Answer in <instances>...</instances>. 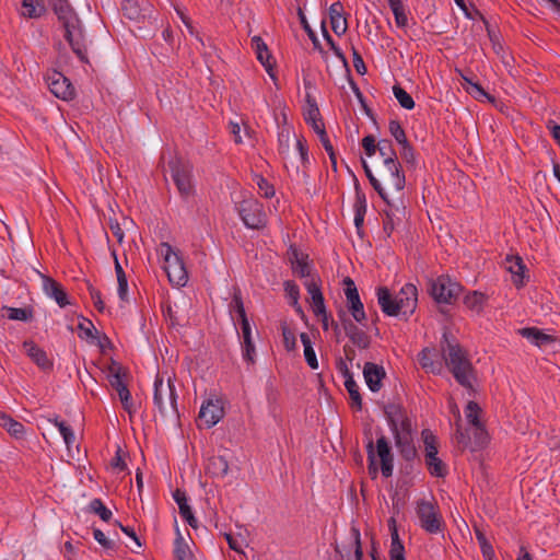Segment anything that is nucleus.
<instances>
[{
    "mask_svg": "<svg viewBox=\"0 0 560 560\" xmlns=\"http://www.w3.org/2000/svg\"><path fill=\"white\" fill-rule=\"evenodd\" d=\"M441 350L445 365L453 374L455 381L463 387L474 390L472 382L476 380V370L471 364L467 351L448 332H444Z\"/></svg>",
    "mask_w": 560,
    "mask_h": 560,
    "instance_id": "1",
    "label": "nucleus"
},
{
    "mask_svg": "<svg viewBox=\"0 0 560 560\" xmlns=\"http://www.w3.org/2000/svg\"><path fill=\"white\" fill-rule=\"evenodd\" d=\"M366 454H368V469L369 474L372 478H376L378 468L376 465V456L380 458L381 463V471L383 477L388 478L393 475L394 470V456L392 453V447L385 435H381L376 440V444L372 439H370L366 443Z\"/></svg>",
    "mask_w": 560,
    "mask_h": 560,
    "instance_id": "2",
    "label": "nucleus"
},
{
    "mask_svg": "<svg viewBox=\"0 0 560 560\" xmlns=\"http://www.w3.org/2000/svg\"><path fill=\"white\" fill-rule=\"evenodd\" d=\"M153 402L159 409L161 416L170 418L178 417L175 385L170 378L167 383H164V380L160 374H158L154 380Z\"/></svg>",
    "mask_w": 560,
    "mask_h": 560,
    "instance_id": "3",
    "label": "nucleus"
},
{
    "mask_svg": "<svg viewBox=\"0 0 560 560\" xmlns=\"http://www.w3.org/2000/svg\"><path fill=\"white\" fill-rule=\"evenodd\" d=\"M427 290L438 304H454L463 291L459 282L447 275L428 279Z\"/></svg>",
    "mask_w": 560,
    "mask_h": 560,
    "instance_id": "4",
    "label": "nucleus"
},
{
    "mask_svg": "<svg viewBox=\"0 0 560 560\" xmlns=\"http://www.w3.org/2000/svg\"><path fill=\"white\" fill-rule=\"evenodd\" d=\"M161 254L164 256V270L168 281L177 287H184L188 280V273L183 259L168 243L161 244Z\"/></svg>",
    "mask_w": 560,
    "mask_h": 560,
    "instance_id": "5",
    "label": "nucleus"
},
{
    "mask_svg": "<svg viewBox=\"0 0 560 560\" xmlns=\"http://www.w3.org/2000/svg\"><path fill=\"white\" fill-rule=\"evenodd\" d=\"M416 514L423 530L431 535L442 533L444 521L435 503L424 499L418 500Z\"/></svg>",
    "mask_w": 560,
    "mask_h": 560,
    "instance_id": "6",
    "label": "nucleus"
},
{
    "mask_svg": "<svg viewBox=\"0 0 560 560\" xmlns=\"http://www.w3.org/2000/svg\"><path fill=\"white\" fill-rule=\"evenodd\" d=\"M62 26L65 30V39L68 42L73 54L82 63L90 65L86 38L81 20L79 18L72 19L71 21H67Z\"/></svg>",
    "mask_w": 560,
    "mask_h": 560,
    "instance_id": "7",
    "label": "nucleus"
},
{
    "mask_svg": "<svg viewBox=\"0 0 560 560\" xmlns=\"http://www.w3.org/2000/svg\"><path fill=\"white\" fill-rule=\"evenodd\" d=\"M127 377L128 372L118 362L112 361V364L108 366V382L117 392L122 408L131 415L133 412V401L130 390L127 387Z\"/></svg>",
    "mask_w": 560,
    "mask_h": 560,
    "instance_id": "8",
    "label": "nucleus"
},
{
    "mask_svg": "<svg viewBox=\"0 0 560 560\" xmlns=\"http://www.w3.org/2000/svg\"><path fill=\"white\" fill-rule=\"evenodd\" d=\"M237 212L246 228L261 230L267 225L264 206L257 199H244L237 206Z\"/></svg>",
    "mask_w": 560,
    "mask_h": 560,
    "instance_id": "9",
    "label": "nucleus"
},
{
    "mask_svg": "<svg viewBox=\"0 0 560 560\" xmlns=\"http://www.w3.org/2000/svg\"><path fill=\"white\" fill-rule=\"evenodd\" d=\"M168 167L180 197L187 199L194 195L195 188L191 180V165L179 159H174L168 162Z\"/></svg>",
    "mask_w": 560,
    "mask_h": 560,
    "instance_id": "10",
    "label": "nucleus"
},
{
    "mask_svg": "<svg viewBox=\"0 0 560 560\" xmlns=\"http://www.w3.org/2000/svg\"><path fill=\"white\" fill-rule=\"evenodd\" d=\"M50 92L62 101H71L75 96V90L71 81L57 70H51L46 75Z\"/></svg>",
    "mask_w": 560,
    "mask_h": 560,
    "instance_id": "11",
    "label": "nucleus"
},
{
    "mask_svg": "<svg viewBox=\"0 0 560 560\" xmlns=\"http://www.w3.org/2000/svg\"><path fill=\"white\" fill-rule=\"evenodd\" d=\"M345 284V294L348 302V308L353 317V319L365 326V322L368 319L363 303L361 302L358 289L355 287L354 281L350 277H346L343 280Z\"/></svg>",
    "mask_w": 560,
    "mask_h": 560,
    "instance_id": "12",
    "label": "nucleus"
},
{
    "mask_svg": "<svg viewBox=\"0 0 560 560\" xmlns=\"http://www.w3.org/2000/svg\"><path fill=\"white\" fill-rule=\"evenodd\" d=\"M380 174L384 182L397 191L405 188L406 177L398 158H387L386 161L383 162V168L380 171Z\"/></svg>",
    "mask_w": 560,
    "mask_h": 560,
    "instance_id": "13",
    "label": "nucleus"
},
{
    "mask_svg": "<svg viewBox=\"0 0 560 560\" xmlns=\"http://www.w3.org/2000/svg\"><path fill=\"white\" fill-rule=\"evenodd\" d=\"M397 301V316H402L405 319L413 314L418 304V290L412 283H406L398 294L396 295Z\"/></svg>",
    "mask_w": 560,
    "mask_h": 560,
    "instance_id": "14",
    "label": "nucleus"
},
{
    "mask_svg": "<svg viewBox=\"0 0 560 560\" xmlns=\"http://www.w3.org/2000/svg\"><path fill=\"white\" fill-rule=\"evenodd\" d=\"M224 417V409L220 399H209L202 404L198 421L199 427L203 425L207 429L214 427Z\"/></svg>",
    "mask_w": 560,
    "mask_h": 560,
    "instance_id": "15",
    "label": "nucleus"
},
{
    "mask_svg": "<svg viewBox=\"0 0 560 560\" xmlns=\"http://www.w3.org/2000/svg\"><path fill=\"white\" fill-rule=\"evenodd\" d=\"M23 349L25 350L27 357L44 372H49L52 370L54 363L48 358L46 351L39 348L34 341L26 340L23 342Z\"/></svg>",
    "mask_w": 560,
    "mask_h": 560,
    "instance_id": "16",
    "label": "nucleus"
},
{
    "mask_svg": "<svg viewBox=\"0 0 560 560\" xmlns=\"http://www.w3.org/2000/svg\"><path fill=\"white\" fill-rule=\"evenodd\" d=\"M363 376L370 390L377 393L383 386L382 382L386 376V372L382 365L366 362L363 368Z\"/></svg>",
    "mask_w": 560,
    "mask_h": 560,
    "instance_id": "17",
    "label": "nucleus"
},
{
    "mask_svg": "<svg viewBox=\"0 0 560 560\" xmlns=\"http://www.w3.org/2000/svg\"><path fill=\"white\" fill-rule=\"evenodd\" d=\"M242 336V357L248 364L255 363L256 348L252 338V326L248 319L240 323Z\"/></svg>",
    "mask_w": 560,
    "mask_h": 560,
    "instance_id": "18",
    "label": "nucleus"
},
{
    "mask_svg": "<svg viewBox=\"0 0 560 560\" xmlns=\"http://www.w3.org/2000/svg\"><path fill=\"white\" fill-rule=\"evenodd\" d=\"M43 289L44 292L49 298L54 299L60 307H66L67 305L70 304L67 292L65 291L63 287L55 279L44 276Z\"/></svg>",
    "mask_w": 560,
    "mask_h": 560,
    "instance_id": "19",
    "label": "nucleus"
},
{
    "mask_svg": "<svg viewBox=\"0 0 560 560\" xmlns=\"http://www.w3.org/2000/svg\"><path fill=\"white\" fill-rule=\"evenodd\" d=\"M504 266L513 275V283L520 288L525 284V271L527 270L523 259L518 255H508Z\"/></svg>",
    "mask_w": 560,
    "mask_h": 560,
    "instance_id": "20",
    "label": "nucleus"
},
{
    "mask_svg": "<svg viewBox=\"0 0 560 560\" xmlns=\"http://www.w3.org/2000/svg\"><path fill=\"white\" fill-rule=\"evenodd\" d=\"M377 303L382 312L387 316H397V298L394 296L389 289L386 287H380L376 290Z\"/></svg>",
    "mask_w": 560,
    "mask_h": 560,
    "instance_id": "21",
    "label": "nucleus"
},
{
    "mask_svg": "<svg viewBox=\"0 0 560 560\" xmlns=\"http://www.w3.org/2000/svg\"><path fill=\"white\" fill-rule=\"evenodd\" d=\"M383 411L390 431H396L398 423L408 417L406 409L400 404H387Z\"/></svg>",
    "mask_w": 560,
    "mask_h": 560,
    "instance_id": "22",
    "label": "nucleus"
},
{
    "mask_svg": "<svg viewBox=\"0 0 560 560\" xmlns=\"http://www.w3.org/2000/svg\"><path fill=\"white\" fill-rule=\"evenodd\" d=\"M520 334L537 347H542L556 341L555 336L547 335L536 327L522 328L520 329Z\"/></svg>",
    "mask_w": 560,
    "mask_h": 560,
    "instance_id": "23",
    "label": "nucleus"
},
{
    "mask_svg": "<svg viewBox=\"0 0 560 560\" xmlns=\"http://www.w3.org/2000/svg\"><path fill=\"white\" fill-rule=\"evenodd\" d=\"M49 4L62 25L79 18L68 0H49Z\"/></svg>",
    "mask_w": 560,
    "mask_h": 560,
    "instance_id": "24",
    "label": "nucleus"
},
{
    "mask_svg": "<svg viewBox=\"0 0 560 560\" xmlns=\"http://www.w3.org/2000/svg\"><path fill=\"white\" fill-rule=\"evenodd\" d=\"M229 462L222 455H214L209 457L206 472L212 477L223 478L228 475Z\"/></svg>",
    "mask_w": 560,
    "mask_h": 560,
    "instance_id": "25",
    "label": "nucleus"
},
{
    "mask_svg": "<svg viewBox=\"0 0 560 560\" xmlns=\"http://www.w3.org/2000/svg\"><path fill=\"white\" fill-rule=\"evenodd\" d=\"M395 445L398 448L400 456L408 463H413L418 459V451L413 444V438L405 439L396 434Z\"/></svg>",
    "mask_w": 560,
    "mask_h": 560,
    "instance_id": "26",
    "label": "nucleus"
},
{
    "mask_svg": "<svg viewBox=\"0 0 560 560\" xmlns=\"http://www.w3.org/2000/svg\"><path fill=\"white\" fill-rule=\"evenodd\" d=\"M0 427L5 429L10 435L15 439H23L25 427L23 423L14 420L11 416L0 411Z\"/></svg>",
    "mask_w": 560,
    "mask_h": 560,
    "instance_id": "27",
    "label": "nucleus"
},
{
    "mask_svg": "<svg viewBox=\"0 0 560 560\" xmlns=\"http://www.w3.org/2000/svg\"><path fill=\"white\" fill-rule=\"evenodd\" d=\"M351 535L353 538L352 546L354 548V555L353 559L350 558V550L347 552V560H362L363 559V549H362V542H361V535L360 530L355 527L351 529ZM335 552L339 555L340 560H346V555L342 552V550L339 548L338 545L335 546Z\"/></svg>",
    "mask_w": 560,
    "mask_h": 560,
    "instance_id": "28",
    "label": "nucleus"
},
{
    "mask_svg": "<svg viewBox=\"0 0 560 560\" xmlns=\"http://www.w3.org/2000/svg\"><path fill=\"white\" fill-rule=\"evenodd\" d=\"M475 15L479 16L486 24L487 31L489 34V38L492 43V49L497 56H499L503 63L510 65V60L512 59L504 50L503 45L500 43L499 38L489 30L488 22L485 20L483 15L478 9H475Z\"/></svg>",
    "mask_w": 560,
    "mask_h": 560,
    "instance_id": "29",
    "label": "nucleus"
},
{
    "mask_svg": "<svg viewBox=\"0 0 560 560\" xmlns=\"http://www.w3.org/2000/svg\"><path fill=\"white\" fill-rule=\"evenodd\" d=\"M434 350L424 348L418 355L419 363L427 372L439 374L442 371V363L433 360Z\"/></svg>",
    "mask_w": 560,
    "mask_h": 560,
    "instance_id": "30",
    "label": "nucleus"
},
{
    "mask_svg": "<svg viewBox=\"0 0 560 560\" xmlns=\"http://www.w3.org/2000/svg\"><path fill=\"white\" fill-rule=\"evenodd\" d=\"M22 8V14L28 19L40 18L46 11L43 0H23Z\"/></svg>",
    "mask_w": 560,
    "mask_h": 560,
    "instance_id": "31",
    "label": "nucleus"
},
{
    "mask_svg": "<svg viewBox=\"0 0 560 560\" xmlns=\"http://www.w3.org/2000/svg\"><path fill=\"white\" fill-rule=\"evenodd\" d=\"M361 164H362V167L364 170V173H365V176L368 177L371 186L374 188V190L378 194V196L388 205L390 206V202L388 200V197H387V194L384 189V187L382 186L381 182L374 176L370 165L368 164V162L361 158Z\"/></svg>",
    "mask_w": 560,
    "mask_h": 560,
    "instance_id": "32",
    "label": "nucleus"
},
{
    "mask_svg": "<svg viewBox=\"0 0 560 560\" xmlns=\"http://www.w3.org/2000/svg\"><path fill=\"white\" fill-rule=\"evenodd\" d=\"M304 119L318 136L326 131L319 108L305 109Z\"/></svg>",
    "mask_w": 560,
    "mask_h": 560,
    "instance_id": "33",
    "label": "nucleus"
},
{
    "mask_svg": "<svg viewBox=\"0 0 560 560\" xmlns=\"http://www.w3.org/2000/svg\"><path fill=\"white\" fill-rule=\"evenodd\" d=\"M387 2L395 16L397 27H406L408 25V16L406 14L402 0H387Z\"/></svg>",
    "mask_w": 560,
    "mask_h": 560,
    "instance_id": "34",
    "label": "nucleus"
},
{
    "mask_svg": "<svg viewBox=\"0 0 560 560\" xmlns=\"http://www.w3.org/2000/svg\"><path fill=\"white\" fill-rule=\"evenodd\" d=\"M424 460L428 470L432 476L444 478L447 475V467L443 460L438 457V455L425 456Z\"/></svg>",
    "mask_w": 560,
    "mask_h": 560,
    "instance_id": "35",
    "label": "nucleus"
},
{
    "mask_svg": "<svg viewBox=\"0 0 560 560\" xmlns=\"http://www.w3.org/2000/svg\"><path fill=\"white\" fill-rule=\"evenodd\" d=\"M177 536L174 541V557L176 560H191L192 555L188 545L184 541V538L178 529L176 528Z\"/></svg>",
    "mask_w": 560,
    "mask_h": 560,
    "instance_id": "36",
    "label": "nucleus"
},
{
    "mask_svg": "<svg viewBox=\"0 0 560 560\" xmlns=\"http://www.w3.org/2000/svg\"><path fill=\"white\" fill-rule=\"evenodd\" d=\"M300 338L304 346V358L306 363L311 369L316 370L318 368V361L316 358V353L313 349L310 336L306 332H302L300 335Z\"/></svg>",
    "mask_w": 560,
    "mask_h": 560,
    "instance_id": "37",
    "label": "nucleus"
},
{
    "mask_svg": "<svg viewBox=\"0 0 560 560\" xmlns=\"http://www.w3.org/2000/svg\"><path fill=\"white\" fill-rule=\"evenodd\" d=\"M230 311L231 312L234 311L237 314L238 324L243 323L244 319H248V317L246 315L245 307H244V302H243L242 292H241L240 288H234V290H233V296H232V302L230 304Z\"/></svg>",
    "mask_w": 560,
    "mask_h": 560,
    "instance_id": "38",
    "label": "nucleus"
},
{
    "mask_svg": "<svg viewBox=\"0 0 560 560\" xmlns=\"http://www.w3.org/2000/svg\"><path fill=\"white\" fill-rule=\"evenodd\" d=\"M294 136V131L292 127L284 126L278 133V143H279V153L285 155L290 151L291 140Z\"/></svg>",
    "mask_w": 560,
    "mask_h": 560,
    "instance_id": "39",
    "label": "nucleus"
},
{
    "mask_svg": "<svg viewBox=\"0 0 560 560\" xmlns=\"http://www.w3.org/2000/svg\"><path fill=\"white\" fill-rule=\"evenodd\" d=\"M486 296L479 291H472L464 298V304L467 308L480 313L483 308Z\"/></svg>",
    "mask_w": 560,
    "mask_h": 560,
    "instance_id": "40",
    "label": "nucleus"
},
{
    "mask_svg": "<svg viewBox=\"0 0 560 560\" xmlns=\"http://www.w3.org/2000/svg\"><path fill=\"white\" fill-rule=\"evenodd\" d=\"M421 438L424 444V457L438 455V440L433 432L430 429H423L421 432Z\"/></svg>",
    "mask_w": 560,
    "mask_h": 560,
    "instance_id": "41",
    "label": "nucleus"
},
{
    "mask_svg": "<svg viewBox=\"0 0 560 560\" xmlns=\"http://www.w3.org/2000/svg\"><path fill=\"white\" fill-rule=\"evenodd\" d=\"M298 15L300 19V23H301L303 30L305 31V33L307 34L308 38L312 40L314 48L316 50H318L319 52H324L323 46H322L319 39L317 38L316 33L310 26L307 19L301 8H299V10H298Z\"/></svg>",
    "mask_w": 560,
    "mask_h": 560,
    "instance_id": "42",
    "label": "nucleus"
},
{
    "mask_svg": "<svg viewBox=\"0 0 560 560\" xmlns=\"http://www.w3.org/2000/svg\"><path fill=\"white\" fill-rule=\"evenodd\" d=\"M393 93H394V96L396 97L397 102L399 103V105L405 108V109H408V110H411L415 108V101L413 98L411 97V95L405 90L402 89L399 84H395L393 86Z\"/></svg>",
    "mask_w": 560,
    "mask_h": 560,
    "instance_id": "43",
    "label": "nucleus"
},
{
    "mask_svg": "<svg viewBox=\"0 0 560 560\" xmlns=\"http://www.w3.org/2000/svg\"><path fill=\"white\" fill-rule=\"evenodd\" d=\"M7 316L11 320L30 322L33 319V310L31 307H4Z\"/></svg>",
    "mask_w": 560,
    "mask_h": 560,
    "instance_id": "44",
    "label": "nucleus"
},
{
    "mask_svg": "<svg viewBox=\"0 0 560 560\" xmlns=\"http://www.w3.org/2000/svg\"><path fill=\"white\" fill-rule=\"evenodd\" d=\"M124 16L129 20L138 21L142 15L141 9L136 0H125L121 4Z\"/></svg>",
    "mask_w": 560,
    "mask_h": 560,
    "instance_id": "45",
    "label": "nucleus"
},
{
    "mask_svg": "<svg viewBox=\"0 0 560 560\" xmlns=\"http://www.w3.org/2000/svg\"><path fill=\"white\" fill-rule=\"evenodd\" d=\"M89 511L97 514L102 521L108 522L112 518V511L107 509L98 498L93 499L89 504Z\"/></svg>",
    "mask_w": 560,
    "mask_h": 560,
    "instance_id": "46",
    "label": "nucleus"
},
{
    "mask_svg": "<svg viewBox=\"0 0 560 560\" xmlns=\"http://www.w3.org/2000/svg\"><path fill=\"white\" fill-rule=\"evenodd\" d=\"M475 534H476V538L480 546L483 558L486 560H492L494 557V550H493L492 545L488 541V539L482 530L476 528Z\"/></svg>",
    "mask_w": 560,
    "mask_h": 560,
    "instance_id": "47",
    "label": "nucleus"
},
{
    "mask_svg": "<svg viewBox=\"0 0 560 560\" xmlns=\"http://www.w3.org/2000/svg\"><path fill=\"white\" fill-rule=\"evenodd\" d=\"M388 130L389 133L394 137V139L397 141V143L401 147L406 143H409L406 132L404 128L401 127V124L396 120L392 119L388 122Z\"/></svg>",
    "mask_w": 560,
    "mask_h": 560,
    "instance_id": "48",
    "label": "nucleus"
},
{
    "mask_svg": "<svg viewBox=\"0 0 560 560\" xmlns=\"http://www.w3.org/2000/svg\"><path fill=\"white\" fill-rule=\"evenodd\" d=\"M347 392L349 393L350 399H351V408L360 411L362 409V397L359 392V386L355 383V381L348 382L347 385H345Z\"/></svg>",
    "mask_w": 560,
    "mask_h": 560,
    "instance_id": "49",
    "label": "nucleus"
},
{
    "mask_svg": "<svg viewBox=\"0 0 560 560\" xmlns=\"http://www.w3.org/2000/svg\"><path fill=\"white\" fill-rule=\"evenodd\" d=\"M389 559L390 560H406L405 547L399 538V534H394V538L390 539Z\"/></svg>",
    "mask_w": 560,
    "mask_h": 560,
    "instance_id": "50",
    "label": "nucleus"
},
{
    "mask_svg": "<svg viewBox=\"0 0 560 560\" xmlns=\"http://www.w3.org/2000/svg\"><path fill=\"white\" fill-rule=\"evenodd\" d=\"M354 190H355V201L353 205L354 212L366 213V197L360 187V183L358 178L354 176Z\"/></svg>",
    "mask_w": 560,
    "mask_h": 560,
    "instance_id": "51",
    "label": "nucleus"
},
{
    "mask_svg": "<svg viewBox=\"0 0 560 560\" xmlns=\"http://www.w3.org/2000/svg\"><path fill=\"white\" fill-rule=\"evenodd\" d=\"M54 424L59 429V432L61 433L66 445L68 447H70L74 443V440H75V436H74V433H73V430L71 429V427L68 425L65 421L58 420V418H56L54 420Z\"/></svg>",
    "mask_w": 560,
    "mask_h": 560,
    "instance_id": "52",
    "label": "nucleus"
},
{
    "mask_svg": "<svg viewBox=\"0 0 560 560\" xmlns=\"http://www.w3.org/2000/svg\"><path fill=\"white\" fill-rule=\"evenodd\" d=\"M281 331L283 337V345L288 351H292L296 347V338L294 331L287 325V323H281Z\"/></svg>",
    "mask_w": 560,
    "mask_h": 560,
    "instance_id": "53",
    "label": "nucleus"
},
{
    "mask_svg": "<svg viewBox=\"0 0 560 560\" xmlns=\"http://www.w3.org/2000/svg\"><path fill=\"white\" fill-rule=\"evenodd\" d=\"M78 328L80 330L79 337L94 340L96 338L97 330L93 323L83 317V322L79 323Z\"/></svg>",
    "mask_w": 560,
    "mask_h": 560,
    "instance_id": "54",
    "label": "nucleus"
},
{
    "mask_svg": "<svg viewBox=\"0 0 560 560\" xmlns=\"http://www.w3.org/2000/svg\"><path fill=\"white\" fill-rule=\"evenodd\" d=\"M319 137V140L325 149V151L327 152V154L329 155V160L331 162V167L335 172H337V154L334 150V147L327 136V132L326 131H322V135L318 136Z\"/></svg>",
    "mask_w": 560,
    "mask_h": 560,
    "instance_id": "55",
    "label": "nucleus"
},
{
    "mask_svg": "<svg viewBox=\"0 0 560 560\" xmlns=\"http://www.w3.org/2000/svg\"><path fill=\"white\" fill-rule=\"evenodd\" d=\"M304 285L312 300L323 295L320 290V278L317 275L306 279L304 281Z\"/></svg>",
    "mask_w": 560,
    "mask_h": 560,
    "instance_id": "56",
    "label": "nucleus"
},
{
    "mask_svg": "<svg viewBox=\"0 0 560 560\" xmlns=\"http://www.w3.org/2000/svg\"><path fill=\"white\" fill-rule=\"evenodd\" d=\"M481 411L479 405L476 401L470 400L465 409L466 418L471 425H479V412Z\"/></svg>",
    "mask_w": 560,
    "mask_h": 560,
    "instance_id": "57",
    "label": "nucleus"
},
{
    "mask_svg": "<svg viewBox=\"0 0 560 560\" xmlns=\"http://www.w3.org/2000/svg\"><path fill=\"white\" fill-rule=\"evenodd\" d=\"M394 440H396V434H399L405 439L412 438V424L409 417L405 418L396 427V431H392Z\"/></svg>",
    "mask_w": 560,
    "mask_h": 560,
    "instance_id": "58",
    "label": "nucleus"
},
{
    "mask_svg": "<svg viewBox=\"0 0 560 560\" xmlns=\"http://www.w3.org/2000/svg\"><path fill=\"white\" fill-rule=\"evenodd\" d=\"M377 151L381 156L386 161L387 158L397 159V153L393 148L392 141L387 139H382L377 143Z\"/></svg>",
    "mask_w": 560,
    "mask_h": 560,
    "instance_id": "59",
    "label": "nucleus"
},
{
    "mask_svg": "<svg viewBox=\"0 0 560 560\" xmlns=\"http://www.w3.org/2000/svg\"><path fill=\"white\" fill-rule=\"evenodd\" d=\"M283 287L287 296L290 299V305H295L300 299L299 285L292 280H287L284 281Z\"/></svg>",
    "mask_w": 560,
    "mask_h": 560,
    "instance_id": "60",
    "label": "nucleus"
},
{
    "mask_svg": "<svg viewBox=\"0 0 560 560\" xmlns=\"http://www.w3.org/2000/svg\"><path fill=\"white\" fill-rule=\"evenodd\" d=\"M350 341L359 349H368L371 345V337L360 328L359 331H357L354 336L350 338Z\"/></svg>",
    "mask_w": 560,
    "mask_h": 560,
    "instance_id": "61",
    "label": "nucleus"
},
{
    "mask_svg": "<svg viewBox=\"0 0 560 560\" xmlns=\"http://www.w3.org/2000/svg\"><path fill=\"white\" fill-rule=\"evenodd\" d=\"M173 499L178 505L180 516L185 513L187 514L191 510V508L188 504L185 491L176 489L173 493Z\"/></svg>",
    "mask_w": 560,
    "mask_h": 560,
    "instance_id": "62",
    "label": "nucleus"
},
{
    "mask_svg": "<svg viewBox=\"0 0 560 560\" xmlns=\"http://www.w3.org/2000/svg\"><path fill=\"white\" fill-rule=\"evenodd\" d=\"M400 156L406 162V164L410 165L411 167H416V165H417L416 153H415V149L410 144V142L401 145Z\"/></svg>",
    "mask_w": 560,
    "mask_h": 560,
    "instance_id": "63",
    "label": "nucleus"
},
{
    "mask_svg": "<svg viewBox=\"0 0 560 560\" xmlns=\"http://www.w3.org/2000/svg\"><path fill=\"white\" fill-rule=\"evenodd\" d=\"M292 269L294 272H296L301 278L308 279L310 277H313L314 275L311 273V268L307 262V256L302 257L300 261L295 262L292 266Z\"/></svg>",
    "mask_w": 560,
    "mask_h": 560,
    "instance_id": "64",
    "label": "nucleus"
}]
</instances>
